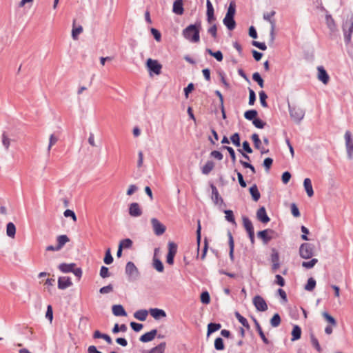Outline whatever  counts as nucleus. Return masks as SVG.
<instances>
[{
  "mask_svg": "<svg viewBox=\"0 0 353 353\" xmlns=\"http://www.w3.org/2000/svg\"><path fill=\"white\" fill-rule=\"evenodd\" d=\"M201 29V22L196 21L194 24H190L187 26L182 32L185 39L192 43H199L200 41V30Z\"/></svg>",
  "mask_w": 353,
  "mask_h": 353,
  "instance_id": "nucleus-1",
  "label": "nucleus"
},
{
  "mask_svg": "<svg viewBox=\"0 0 353 353\" xmlns=\"http://www.w3.org/2000/svg\"><path fill=\"white\" fill-rule=\"evenodd\" d=\"M342 29L345 42L347 44L350 42L352 34L353 33V15L351 16L350 19H347L343 22Z\"/></svg>",
  "mask_w": 353,
  "mask_h": 353,
  "instance_id": "nucleus-2",
  "label": "nucleus"
},
{
  "mask_svg": "<svg viewBox=\"0 0 353 353\" xmlns=\"http://www.w3.org/2000/svg\"><path fill=\"white\" fill-rule=\"evenodd\" d=\"M125 272L130 281L137 280L139 276V270L132 261L126 263Z\"/></svg>",
  "mask_w": 353,
  "mask_h": 353,
  "instance_id": "nucleus-3",
  "label": "nucleus"
},
{
  "mask_svg": "<svg viewBox=\"0 0 353 353\" xmlns=\"http://www.w3.org/2000/svg\"><path fill=\"white\" fill-rule=\"evenodd\" d=\"M314 254L313 245L310 243H303L299 248V255L305 259H310Z\"/></svg>",
  "mask_w": 353,
  "mask_h": 353,
  "instance_id": "nucleus-4",
  "label": "nucleus"
},
{
  "mask_svg": "<svg viewBox=\"0 0 353 353\" xmlns=\"http://www.w3.org/2000/svg\"><path fill=\"white\" fill-rule=\"evenodd\" d=\"M146 66L150 74L153 72L154 74L159 75L161 72L162 65L157 60L149 58L147 60Z\"/></svg>",
  "mask_w": 353,
  "mask_h": 353,
  "instance_id": "nucleus-5",
  "label": "nucleus"
},
{
  "mask_svg": "<svg viewBox=\"0 0 353 353\" xmlns=\"http://www.w3.org/2000/svg\"><path fill=\"white\" fill-rule=\"evenodd\" d=\"M289 111L291 117L296 121H300L304 117L305 112L301 108L289 105Z\"/></svg>",
  "mask_w": 353,
  "mask_h": 353,
  "instance_id": "nucleus-6",
  "label": "nucleus"
},
{
  "mask_svg": "<svg viewBox=\"0 0 353 353\" xmlns=\"http://www.w3.org/2000/svg\"><path fill=\"white\" fill-rule=\"evenodd\" d=\"M345 147L347 150V157L349 159L353 158V139L352 134L350 131H346L345 133Z\"/></svg>",
  "mask_w": 353,
  "mask_h": 353,
  "instance_id": "nucleus-7",
  "label": "nucleus"
},
{
  "mask_svg": "<svg viewBox=\"0 0 353 353\" xmlns=\"http://www.w3.org/2000/svg\"><path fill=\"white\" fill-rule=\"evenodd\" d=\"M253 304L259 311L265 312L268 310V305L265 301L259 295H256L253 298Z\"/></svg>",
  "mask_w": 353,
  "mask_h": 353,
  "instance_id": "nucleus-8",
  "label": "nucleus"
},
{
  "mask_svg": "<svg viewBox=\"0 0 353 353\" xmlns=\"http://www.w3.org/2000/svg\"><path fill=\"white\" fill-rule=\"evenodd\" d=\"M151 223L156 235H162L165 231V227L156 218L151 219Z\"/></svg>",
  "mask_w": 353,
  "mask_h": 353,
  "instance_id": "nucleus-9",
  "label": "nucleus"
},
{
  "mask_svg": "<svg viewBox=\"0 0 353 353\" xmlns=\"http://www.w3.org/2000/svg\"><path fill=\"white\" fill-rule=\"evenodd\" d=\"M143 212L138 203H132L129 205V214L132 217H138L142 214Z\"/></svg>",
  "mask_w": 353,
  "mask_h": 353,
  "instance_id": "nucleus-10",
  "label": "nucleus"
},
{
  "mask_svg": "<svg viewBox=\"0 0 353 353\" xmlns=\"http://www.w3.org/2000/svg\"><path fill=\"white\" fill-rule=\"evenodd\" d=\"M269 234H274V231L271 229H265L259 231L257 233V236L263 240L264 243H268L272 239V236H270Z\"/></svg>",
  "mask_w": 353,
  "mask_h": 353,
  "instance_id": "nucleus-11",
  "label": "nucleus"
},
{
  "mask_svg": "<svg viewBox=\"0 0 353 353\" xmlns=\"http://www.w3.org/2000/svg\"><path fill=\"white\" fill-rule=\"evenodd\" d=\"M72 285L71 279L68 276H60L58 279V288L65 290Z\"/></svg>",
  "mask_w": 353,
  "mask_h": 353,
  "instance_id": "nucleus-12",
  "label": "nucleus"
},
{
  "mask_svg": "<svg viewBox=\"0 0 353 353\" xmlns=\"http://www.w3.org/2000/svg\"><path fill=\"white\" fill-rule=\"evenodd\" d=\"M252 320L254 323V325H255V327H256V330L259 334V335L260 336L261 339H262L263 342L266 344V345H268L270 343V341L268 339V338L265 336L259 321H257V319L254 317H252Z\"/></svg>",
  "mask_w": 353,
  "mask_h": 353,
  "instance_id": "nucleus-13",
  "label": "nucleus"
},
{
  "mask_svg": "<svg viewBox=\"0 0 353 353\" xmlns=\"http://www.w3.org/2000/svg\"><path fill=\"white\" fill-rule=\"evenodd\" d=\"M256 217L263 223H267L270 221V218L266 213L265 208L264 207L260 208L256 212Z\"/></svg>",
  "mask_w": 353,
  "mask_h": 353,
  "instance_id": "nucleus-14",
  "label": "nucleus"
},
{
  "mask_svg": "<svg viewBox=\"0 0 353 353\" xmlns=\"http://www.w3.org/2000/svg\"><path fill=\"white\" fill-rule=\"evenodd\" d=\"M318 79L324 84H327L329 81L330 77L326 70L323 66H319L318 68Z\"/></svg>",
  "mask_w": 353,
  "mask_h": 353,
  "instance_id": "nucleus-15",
  "label": "nucleus"
},
{
  "mask_svg": "<svg viewBox=\"0 0 353 353\" xmlns=\"http://www.w3.org/2000/svg\"><path fill=\"white\" fill-rule=\"evenodd\" d=\"M157 334L156 329L152 330L151 331L145 333L139 338L140 341L143 343H147L152 341Z\"/></svg>",
  "mask_w": 353,
  "mask_h": 353,
  "instance_id": "nucleus-16",
  "label": "nucleus"
},
{
  "mask_svg": "<svg viewBox=\"0 0 353 353\" xmlns=\"http://www.w3.org/2000/svg\"><path fill=\"white\" fill-rule=\"evenodd\" d=\"M212 189V199L215 204H218L219 202L223 203V199L219 195L217 188L214 184H210Z\"/></svg>",
  "mask_w": 353,
  "mask_h": 353,
  "instance_id": "nucleus-17",
  "label": "nucleus"
},
{
  "mask_svg": "<svg viewBox=\"0 0 353 353\" xmlns=\"http://www.w3.org/2000/svg\"><path fill=\"white\" fill-rule=\"evenodd\" d=\"M172 12L176 14L181 15L183 14L184 8L183 0H175L173 3Z\"/></svg>",
  "mask_w": 353,
  "mask_h": 353,
  "instance_id": "nucleus-18",
  "label": "nucleus"
},
{
  "mask_svg": "<svg viewBox=\"0 0 353 353\" xmlns=\"http://www.w3.org/2000/svg\"><path fill=\"white\" fill-rule=\"evenodd\" d=\"M150 315L155 319L163 318L166 316L165 312L162 309L151 308L149 311Z\"/></svg>",
  "mask_w": 353,
  "mask_h": 353,
  "instance_id": "nucleus-19",
  "label": "nucleus"
},
{
  "mask_svg": "<svg viewBox=\"0 0 353 353\" xmlns=\"http://www.w3.org/2000/svg\"><path fill=\"white\" fill-rule=\"evenodd\" d=\"M112 310L113 314L116 316H127V312L121 305H114Z\"/></svg>",
  "mask_w": 353,
  "mask_h": 353,
  "instance_id": "nucleus-20",
  "label": "nucleus"
},
{
  "mask_svg": "<svg viewBox=\"0 0 353 353\" xmlns=\"http://www.w3.org/2000/svg\"><path fill=\"white\" fill-rule=\"evenodd\" d=\"M76 264L74 263H61L58 266L59 270L63 273H69L73 271V268H75Z\"/></svg>",
  "mask_w": 353,
  "mask_h": 353,
  "instance_id": "nucleus-21",
  "label": "nucleus"
},
{
  "mask_svg": "<svg viewBox=\"0 0 353 353\" xmlns=\"http://www.w3.org/2000/svg\"><path fill=\"white\" fill-rule=\"evenodd\" d=\"M303 185L307 196L309 197L312 196L314 195V190L312 185V181L309 178H306L304 179Z\"/></svg>",
  "mask_w": 353,
  "mask_h": 353,
  "instance_id": "nucleus-22",
  "label": "nucleus"
},
{
  "mask_svg": "<svg viewBox=\"0 0 353 353\" xmlns=\"http://www.w3.org/2000/svg\"><path fill=\"white\" fill-rule=\"evenodd\" d=\"M228 244H229V247H230L229 256H230L231 261H233L234 259V239H233L232 233L230 231L228 232Z\"/></svg>",
  "mask_w": 353,
  "mask_h": 353,
  "instance_id": "nucleus-23",
  "label": "nucleus"
},
{
  "mask_svg": "<svg viewBox=\"0 0 353 353\" xmlns=\"http://www.w3.org/2000/svg\"><path fill=\"white\" fill-rule=\"evenodd\" d=\"M223 23L229 30H232L236 27V22L234 17L225 16L223 19Z\"/></svg>",
  "mask_w": 353,
  "mask_h": 353,
  "instance_id": "nucleus-24",
  "label": "nucleus"
},
{
  "mask_svg": "<svg viewBox=\"0 0 353 353\" xmlns=\"http://www.w3.org/2000/svg\"><path fill=\"white\" fill-rule=\"evenodd\" d=\"M326 24L327 28L331 32H334L336 30V26L335 21L331 14H327L325 16Z\"/></svg>",
  "mask_w": 353,
  "mask_h": 353,
  "instance_id": "nucleus-25",
  "label": "nucleus"
},
{
  "mask_svg": "<svg viewBox=\"0 0 353 353\" xmlns=\"http://www.w3.org/2000/svg\"><path fill=\"white\" fill-rule=\"evenodd\" d=\"M57 248L61 250L65 245V244L66 243L70 241V239L68 237L67 235L63 234V235L58 236L57 238Z\"/></svg>",
  "mask_w": 353,
  "mask_h": 353,
  "instance_id": "nucleus-26",
  "label": "nucleus"
},
{
  "mask_svg": "<svg viewBox=\"0 0 353 353\" xmlns=\"http://www.w3.org/2000/svg\"><path fill=\"white\" fill-rule=\"evenodd\" d=\"M301 336V327L295 325L293 326L292 331V341H297L299 340Z\"/></svg>",
  "mask_w": 353,
  "mask_h": 353,
  "instance_id": "nucleus-27",
  "label": "nucleus"
},
{
  "mask_svg": "<svg viewBox=\"0 0 353 353\" xmlns=\"http://www.w3.org/2000/svg\"><path fill=\"white\" fill-rule=\"evenodd\" d=\"M166 347L165 342H161L158 345L152 347L146 353H164Z\"/></svg>",
  "mask_w": 353,
  "mask_h": 353,
  "instance_id": "nucleus-28",
  "label": "nucleus"
},
{
  "mask_svg": "<svg viewBox=\"0 0 353 353\" xmlns=\"http://www.w3.org/2000/svg\"><path fill=\"white\" fill-rule=\"evenodd\" d=\"M148 314V311L146 310H139L134 313V316L135 319L144 321H145Z\"/></svg>",
  "mask_w": 353,
  "mask_h": 353,
  "instance_id": "nucleus-29",
  "label": "nucleus"
},
{
  "mask_svg": "<svg viewBox=\"0 0 353 353\" xmlns=\"http://www.w3.org/2000/svg\"><path fill=\"white\" fill-rule=\"evenodd\" d=\"M250 193L254 201H258L259 200L261 194L256 184H254L252 187L250 188Z\"/></svg>",
  "mask_w": 353,
  "mask_h": 353,
  "instance_id": "nucleus-30",
  "label": "nucleus"
},
{
  "mask_svg": "<svg viewBox=\"0 0 353 353\" xmlns=\"http://www.w3.org/2000/svg\"><path fill=\"white\" fill-rule=\"evenodd\" d=\"M221 327V325L220 323H210L208 325L207 336L208 337L213 332L218 331Z\"/></svg>",
  "mask_w": 353,
  "mask_h": 353,
  "instance_id": "nucleus-31",
  "label": "nucleus"
},
{
  "mask_svg": "<svg viewBox=\"0 0 353 353\" xmlns=\"http://www.w3.org/2000/svg\"><path fill=\"white\" fill-rule=\"evenodd\" d=\"M76 20L73 21V26L72 30V37L74 40H77L78 39L79 34H80L83 32V28L81 26H79L78 27H75Z\"/></svg>",
  "mask_w": 353,
  "mask_h": 353,
  "instance_id": "nucleus-32",
  "label": "nucleus"
},
{
  "mask_svg": "<svg viewBox=\"0 0 353 353\" xmlns=\"http://www.w3.org/2000/svg\"><path fill=\"white\" fill-rule=\"evenodd\" d=\"M214 168V163L212 161H208L203 166L201 171L203 174L208 175Z\"/></svg>",
  "mask_w": 353,
  "mask_h": 353,
  "instance_id": "nucleus-33",
  "label": "nucleus"
},
{
  "mask_svg": "<svg viewBox=\"0 0 353 353\" xmlns=\"http://www.w3.org/2000/svg\"><path fill=\"white\" fill-rule=\"evenodd\" d=\"M243 226L247 231L248 234L254 231V227L252 221L247 216L243 217Z\"/></svg>",
  "mask_w": 353,
  "mask_h": 353,
  "instance_id": "nucleus-34",
  "label": "nucleus"
},
{
  "mask_svg": "<svg viewBox=\"0 0 353 353\" xmlns=\"http://www.w3.org/2000/svg\"><path fill=\"white\" fill-rule=\"evenodd\" d=\"M16 234V227L14 224L10 222L6 225V234L10 237L14 238Z\"/></svg>",
  "mask_w": 353,
  "mask_h": 353,
  "instance_id": "nucleus-35",
  "label": "nucleus"
},
{
  "mask_svg": "<svg viewBox=\"0 0 353 353\" xmlns=\"http://www.w3.org/2000/svg\"><path fill=\"white\" fill-rule=\"evenodd\" d=\"M153 267L159 272H162L164 270V266L161 261L156 257L153 259Z\"/></svg>",
  "mask_w": 353,
  "mask_h": 353,
  "instance_id": "nucleus-36",
  "label": "nucleus"
},
{
  "mask_svg": "<svg viewBox=\"0 0 353 353\" xmlns=\"http://www.w3.org/2000/svg\"><path fill=\"white\" fill-rule=\"evenodd\" d=\"M205 51L207 53L214 57L218 61H221L223 59V53L220 50L213 52L211 49L207 48Z\"/></svg>",
  "mask_w": 353,
  "mask_h": 353,
  "instance_id": "nucleus-37",
  "label": "nucleus"
},
{
  "mask_svg": "<svg viewBox=\"0 0 353 353\" xmlns=\"http://www.w3.org/2000/svg\"><path fill=\"white\" fill-rule=\"evenodd\" d=\"M235 317L243 325V326H244L247 330H250V326L247 319L245 317H243L242 315H241L239 312H235Z\"/></svg>",
  "mask_w": 353,
  "mask_h": 353,
  "instance_id": "nucleus-38",
  "label": "nucleus"
},
{
  "mask_svg": "<svg viewBox=\"0 0 353 353\" xmlns=\"http://www.w3.org/2000/svg\"><path fill=\"white\" fill-rule=\"evenodd\" d=\"M258 113L255 110H249L244 113V117L249 121H252L256 118Z\"/></svg>",
  "mask_w": 353,
  "mask_h": 353,
  "instance_id": "nucleus-39",
  "label": "nucleus"
},
{
  "mask_svg": "<svg viewBox=\"0 0 353 353\" xmlns=\"http://www.w3.org/2000/svg\"><path fill=\"white\" fill-rule=\"evenodd\" d=\"M281 319L278 313L274 314L270 319V324L273 327H278L281 324Z\"/></svg>",
  "mask_w": 353,
  "mask_h": 353,
  "instance_id": "nucleus-40",
  "label": "nucleus"
},
{
  "mask_svg": "<svg viewBox=\"0 0 353 353\" xmlns=\"http://www.w3.org/2000/svg\"><path fill=\"white\" fill-rule=\"evenodd\" d=\"M133 242L130 239H125L119 242V246L122 249H128L132 246Z\"/></svg>",
  "mask_w": 353,
  "mask_h": 353,
  "instance_id": "nucleus-41",
  "label": "nucleus"
},
{
  "mask_svg": "<svg viewBox=\"0 0 353 353\" xmlns=\"http://www.w3.org/2000/svg\"><path fill=\"white\" fill-rule=\"evenodd\" d=\"M177 252V245L172 241L168 243V254L175 256Z\"/></svg>",
  "mask_w": 353,
  "mask_h": 353,
  "instance_id": "nucleus-42",
  "label": "nucleus"
},
{
  "mask_svg": "<svg viewBox=\"0 0 353 353\" xmlns=\"http://www.w3.org/2000/svg\"><path fill=\"white\" fill-rule=\"evenodd\" d=\"M214 348L218 351H221L225 349L224 342L222 338L217 337L214 341Z\"/></svg>",
  "mask_w": 353,
  "mask_h": 353,
  "instance_id": "nucleus-43",
  "label": "nucleus"
},
{
  "mask_svg": "<svg viewBox=\"0 0 353 353\" xmlns=\"http://www.w3.org/2000/svg\"><path fill=\"white\" fill-rule=\"evenodd\" d=\"M236 12V3L234 1L230 3L225 16L234 17Z\"/></svg>",
  "mask_w": 353,
  "mask_h": 353,
  "instance_id": "nucleus-44",
  "label": "nucleus"
},
{
  "mask_svg": "<svg viewBox=\"0 0 353 353\" xmlns=\"http://www.w3.org/2000/svg\"><path fill=\"white\" fill-rule=\"evenodd\" d=\"M310 339H311V343L312 345L319 352H321V347L319 343L318 339L315 337V336L313 334H310Z\"/></svg>",
  "mask_w": 353,
  "mask_h": 353,
  "instance_id": "nucleus-45",
  "label": "nucleus"
},
{
  "mask_svg": "<svg viewBox=\"0 0 353 353\" xmlns=\"http://www.w3.org/2000/svg\"><path fill=\"white\" fill-rule=\"evenodd\" d=\"M316 286V281L313 278H310L307 280V284L305 285V290L309 292L312 291Z\"/></svg>",
  "mask_w": 353,
  "mask_h": 353,
  "instance_id": "nucleus-46",
  "label": "nucleus"
},
{
  "mask_svg": "<svg viewBox=\"0 0 353 353\" xmlns=\"http://www.w3.org/2000/svg\"><path fill=\"white\" fill-rule=\"evenodd\" d=\"M251 138L254 143V148L257 150L261 149V141L260 140L259 135L254 133L252 135Z\"/></svg>",
  "mask_w": 353,
  "mask_h": 353,
  "instance_id": "nucleus-47",
  "label": "nucleus"
},
{
  "mask_svg": "<svg viewBox=\"0 0 353 353\" xmlns=\"http://www.w3.org/2000/svg\"><path fill=\"white\" fill-rule=\"evenodd\" d=\"M252 79L256 81L258 85L262 88L264 87V81L259 72H254L252 74Z\"/></svg>",
  "mask_w": 353,
  "mask_h": 353,
  "instance_id": "nucleus-48",
  "label": "nucleus"
},
{
  "mask_svg": "<svg viewBox=\"0 0 353 353\" xmlns=\"http://www.w3.org/2000/svg\"><path fill=\"white\" fill-rule=\"evenodd\" d=\"M221 149L226 150L229 152L232 161L234 163L236 162V154L234 149L232 147L227 145L222 146Z\"/></svg>",
  "mask_w": 353,
  "mask_h": 353,
  "instance_id": "nucleus-49",
  "label": "nucleus"
},
{
  "mask_svg": "<svg viewBox=\"0 0 353 353\" xmlns=\"http://www.w3.org/2000/svg\"><path fill=\"white\" fill-rule=\"evenodd\" d=\"M113 257L111 254V251H110V249L108 248L107 249V250L105 251V256H104V259H103V261L105 264L107 265H110L111 264L112 262H113Z\"/></svg>",
  "mask_w": 353,
  "mask_h": 353,
  "instance_id": "nucleus-50",
  "label": "nucleus"
},
{
  "mask_svg": "<svg viewBox=\"0 0 353 353\" xmlns=\"http://www.w3.org/2000/svg\"><path fill=\"white\" fill-rule=\"evenodd\" d=\"M322 315L324 317V319L328 323H330L332 325H333V326H336V321L329 313H327V312H323Z\"/></svg>",
  "mask_w": 353,
  "mask_h": 353,
  "instance_id": "nucleus-51",
  "label": "nucleus"
},
{
  "mask_svg": "<svg viewBox=\"0 0 353 353\" xmlns=\"http://www.w3.org/2000/svg\"><path fill=\"white\" fill-rule=\"evenodd\" d=\"M318 263L317 259H312L310 261H303L302 266L307 269L312 268Z\"/></svg>",
  "mask_w": 353,
  "mask_h": 353,
  "instance_id": "nucleus-52",
  "label": "nucleus"
},
{
  "mask_svg": "<svg viewBox=\"0 0 353 353\" xmlns=\"http://www.w3.org/2000/svg\"><path fill=\"white\" fill-rule=\"evenodd\" d=\"M259 99H260V103L261 105L264 108L268 107V103L266 101V99H268V95L264 91L259 92Z\"/></svg>",
  "mask_w": 353,
  "mask_h": 353,
  "instance_id": "nucleus-53",
  "label": "nucleus"
},
{
  "mask_svg": "<svg viewBox=\"0 0 353 353\" xmlns=\"http://www.w3.org/2000/svg\"><path fill=\"white\" fill-rule=\"evenodd\" d=\"M225 214V219L232 223H235V219L233 212L230 210H226L224 211Z\"/></svg>",
  "mask_w": 353,
  "mask_h": 353,
  "instance_id": "nucleus-54",
  "label": "nucleus"
},
{
  "mask_svg": "<svg viewBox=\"0 0 353 353\" xmlns=\"http://www.w3.org/2000/svg\"><path fill=\"white\" fill-rule=\"evenodd\" d=\"M271 262L272 263H279V254L277 250L274 248L272 250L271 254Z\"/></svg>",
  "mask_w": 353,
  "mask_h": 353,
  "instance_id": "nucleus-55",
  "label": "nucleus"
},
{
  "mask_svg": "<svg viewBox=\"0 0 353 353\" xmlns=\"http://www.w3.org/2000/svg\"><path fill=\"white\" fill-rule=\"evenodd\" d=\"M230 140L232 142V143L234 145H236V147L240 146V145H241L240 136H239V133L236 132V133L233 134L230 137Z\"/></svg>",
  "mask_w": 353,
  "mask_h": 353,
  "instance_id": "nucleus-56",
  "label": "nucleus"
},
{
  "mask_svg": "<svg viewBox=\"0 0 353 353\" xmlns=\"http://www.w3.org/2000/svg\"><path fill=\"white\" fill-rule=\"evenodd\" d=\"M252 123L256 128L259 129L263 128L266 125V123L265 121H262L259 118H256L255 119H254Z\"/></svg>",
  "mask_w": 353,
  "mask_h": 353,
  "instance_id": "nucleus-57",
  "label": "nucleus"
},
{
  "mask_svg": "<svg viewBox=\"0 0 353 353\" xmlns=\"http://www.w3.org/2000/svg\"><path fill=\"white\" fill-rule=\"evenodd\" d=\"M201 301L204 304H208L210 301V296L207 291L203 292L201 294Z\"/></svg>",
  "mask_w": 353,
  "mask_h": 353,
  "instance_id": "nucleus-58",
  "label": "nucleus"
},
{
  "mask_svg": "<svg viewBox=\"0 0 353 353\" xmlns=\"http://www.w3.org/2000/svg\"><path fill=\"white\" fill-rule=\"evenodd\" d=\"M208 32L211 34V36L216 39L217 38V27L216 24H213L211 27H210L208 30Z\"/></svg>",
  "mask_w": 353,
  "mask_h": 353,
  "instance_id": "nucleus-59",
  "label": "nucleus"
},
{
  "mask_svg": "<svg viewBox=\"0 0 353 353\" xmlns=\"http://www.w3.org/2000/svg\"><path fill=\"white\" fill-rule=\"evenodd\" d=\"M207 11L206 15H214V10L210 0L206 1Z\"/></svg>",
  "mask_w": 353,
  "mask_h": 353,
  "instance_id": "nucleus-60",
  "label": "nucleus"
},
{
  "mask_svg": "<svg viewBox=\"0 0 353 353\" xmlns=\"http://www.w3.org/2000/svg\"><path fill=\"white\" fill-rule=\"evenodd\" d=\"M112 291H113V285L112 284H109L106 286L102 287L99 290V292L103 294L110 293Z\"/></svg>",
  "mask_w": 353,
  "mask_h": 353,
  "instance_id": "nucleus-61",
  "label": "nucleus"
},
{
  "mask_svg": "<svg viewBox=\"0 0 353 353\" xmlns=\"http://www.w3.org/2000/svg\"><path fill=\"white\" fill-rule=\"evenodd\" d=\"M255 101H256V94L252 89L249 88V105H253L255 103Z\"/></svg>",
  "mask_w": 353,
  "mask_h": 353,
  "instance_id": "nucleus-62",
  "label": "nucleus"
},
{
  "mask_svg": "<svg viewBox=\"0 0 353 353\" xmlns=\"http://www.w3.org/2000/svg\"><path fill=\"white\" fill-rule=\"evenodd\" d=\"M99 274L103 279L109 277L110 276L109 269L105 266H102L101 268Z\"/></svg>",
  "mask_w": 353,
  "mask_h": 353,
  "instance_id": "nucleus-63",
  "label": "nucleus"
},
{
  "mask_svg": "<svg viewBox=\"0 0 353 353\" xmlns=\"http://www.w3.org/2000/svg\"><path fill=\"white\" fill-rule=\"evenodd\" d=\"M290 208H291V212L294 216L299 217L300 216L299 210L297 205L294 203L291 204Z\"/></svg>",
  "mask_w": 353,
  "mask_h": 353,
  "instance_id": "nucleus-64",
  "label": "nucleus"
}]
</instances>
